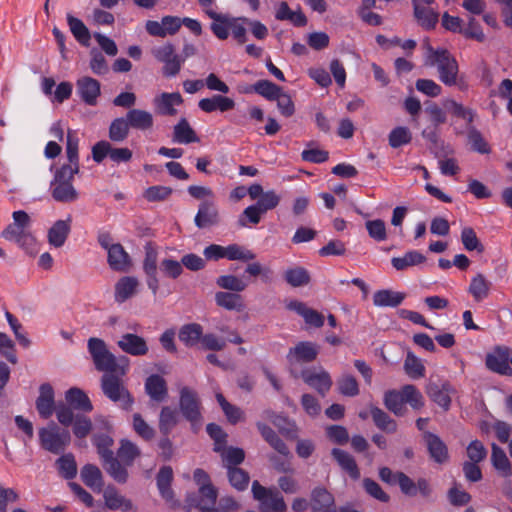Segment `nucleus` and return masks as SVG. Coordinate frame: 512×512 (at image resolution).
Masks as SVG:
<instances>
[{
  "label": "nucleus",
  "mask_w": 512,
  "mask_h": 512,
  "mask_svg": "<svg viewBox=\"0 0 512 512\" xmlns=\"http://www.w3.org/2000/svg\"><path fill=\"white\" fill-rule=\"evenodd\" d=\"M87 348L93 360L96 370L105 373L126 374L129 367V359L125 356L116 357L108 349L104 340L91 337L88 339Z\"/></svg>",
  "instance_id": "obj_1"
},
{
  "label": "nucleus",
  "mask_w": 512,
  "mask_h": 512,
  "mask_svg": "<svg viewBox=\"0 0 512 512\" xmlns=\"http://www.w3.org/2000/svg\"><path fill=\"white\" fill-rule=\"evenodd\" d=\"M427 64L437 68L439 80L446 86L459 85L458 62L448 50L431 48Z\"/></svg>",
  "instance_id": "obj_2"
},
{
  "label": "nucleus",
  "mask_w": 512,
  "mask_h": 512,
  "mask_svg": "<svg viewBox=\"0 0 512 512\" xmlns=\"http://www.w3.org/2000/svg\"><path fill=\"white\" fill-rule=\"evenodd\" d=\"M126 374L105 373L101 377V389L103 394L115 403H119L122 409L130 410L134 399L125 387L123 377Z\"/></svg>",
  "instance_id": "obj_3"
},
{
  "label": "nucleus",
  "mask_w": 512,
  "mask_h": 512,
  "mask_svg": "<svg viewBox=\"0 0 512 512\" xmlns=\"http://www.w3.org/2000/svg\"><path fill=\"white\" fill-rule=\"evenodd\" d=\"M12 217L13 223L9 224L2 231L1 235L4 239L14 241L20 247L28 249L35 242V238L29 232L31 219L29 215L22 210L13 212Z\"/></svg>",
  "instance_id": "obj_4"
},
{
  "label": "nucleus",
  "mask_w": 512,
  "mask_h": 512,
  "mask_svg": "<svg viewBox=\"0 0 512 512\" xmlns=\"http://www.w3.org/2000/svg\"><path fill=\"white\" fill-rule=\"evenodd\" d=\"M179 409L182 416L191 424L196 431L202 424V405L198 393L188 386L179 390Z\"/></svg>",
  "instance_id": "obj_5"
},
{
  "label": "nucleus",
  "mask_w": 512,
  "mask_h": 512,
  "mask_svg": "<svg viewBox=\"0 0 512 512\" xmlns=\"http://www.w3.org/2000/svg\"><path fill=\"white\" fill-rule=\"evenodd\" d=\"M253 498L259 502L261 512H286L287 505L279 490L262 486L257 480L252 483Z\"/></svg>",
  "instance_id": "obj_6"
},
{
  "label": "nucleus",
  "mask_w": 512,
  "mask_h": 512,
  "mask_svg": "<svg viewBox=\"0 0 512 512\" xmlns=\"http://www.w3.org/2000/svg\"><path fill=\"white\" fill-rule=\"evenodd\" d=\"M41 447L50 453L61 454L71 442L68 430L60 429L54 422L39 430Z\"/></svg>",
  "instance_id": "obj_7"
},
{
  "label": "nucleus",
  "mask_w": 512,
  "mask_h": 512,
  "mask_svg": "<svg viewBox=\"0 0 512 512\" xmlns=\"http://www.w3.org/2000/svg\"><path fill=\"white\" fill-rule=\"evenodd\" d=\"M218 492L214 486H203L198 494H188L185 503L188 508H197L201 512H215Z\"/></svg>",
  "instance_id": "obj_8"
},
{
  "label": "nucleus",
  "mask_w": 512,
  "mask_h": 512,
  "mask_svg": "<svg viewBox=\"0 0 512 512\" xmlns=\"http://www.w3.org/2000/svg\"><path fill=\"white\" fill-rule=\"evenodd\" d=\"M511 350L507 346H496L491 353L486 355V367L495 373L505 376L512 375V368L509 365Z\"/></svg>",
  "instance_id": "obj_9"
},
{
  "label": "nucleus",
  "mask_w": 512,
  "mask_h": 512,
  "mask_svg": "<svg viewBox=\"0 0 512 512\" xmlns=\"http://www.w3.org/2000/svg\"><path fill=\"white\" fill-rule=\"evenodd\" d=\"M318 354L319 347L315 343L309 341L299 342L289 349L286 356L291 372L293 373L292 368L297 364L313 362Z\"/></svg>",
  "instance_id": "obj_10"
},
{
  "label": "nucleus",
  "mask_w": 512,
  "mask_h": 512,
  "mask_svg": "<svg viewBox=\"0 0 512 512\" xmlns=\"http://www.w3.org/2000/svg\"><path fill=\"white\" fill-rule=\"evenodd\" d=\"M153 125L152 114L139 109L130 110L126 117L115 119L109 128H150Z\"/></svg>",
  "instance_id": "obj_11"
},
{
  "label": "nucleus",
  "mask_w": 512,
  "mask_h": 512,
  "mask_svg": "<svg viewBox=\"0 0 512 512\" xmlns=\"http://www.w3.org/2000/svg\"><path fill=\"white\" fill-rule=\"evenodd\" d=\"M220 213L213 200H204L199 204L194 222L199 229L210 228L220 223Z\"/></svg>",
  "instance_id": "obj_12"
},
{
  "label": "nucleus",
  "mask_w": 512,
  "mask_h": 512,
  "mask_svg": "<svg viewBox=\"0 0 512 512\" xmlns=\"http://www.w3.org/2000/svg\"><path fill=\"white\" fill-rule=\"evenodd\" d=\"M183 104V98L179 92H163L153 99L154 111L161 116H174L177 107Z\"/></svg>",
  "instance_id": "obj_13"
},
{
  "label": "nucleus",
  "mask_w": 512,
  "mask_h": 512,
  "mask_svg": "<svg viewBox=\"0 0 512 512\" xmlns=\"http://www.w3.org/2000/svg\"><path fill=\"white\" fill-rule=\"evenodd\" d=\"M455 392V389L448 381H444L441 384L429 382L426 386V394L430 399L437 405L442 407L445 411H448L451 406V394Z\"/></svg>",
  "instance_id": "obj_14"
},
{
  "label": "nucleus",
  "mask_w": 512,
  "mask_h": 512,
  "mask_svg": "<svg viewBox=\"0 0 512 512\" xmlns=\"http://www.w3.org/2000/svg\"><path fill=\"white\" fill-rule=\"evenodd\" d=\"M117 345L124 353L131 356H145L149 351L147 341L133 333L123 334L117 341Z\"/></svg>",
  "instance_id": "obj_15"
},
{
  "label": "nucleus",
  "mask_w": 512,
  "mask_h": 512,
  "mask_svg": "<svg viewBox=\"0 0 512 512\" xmlns=\"http://www.w3.org/2000/svg\"><path fill=\"white\" fill-rule=\"evenodd\" d=\"M76 91L85 104L96 105L100 96V82L89 76L81 77L76 82Z\"/></svg>",
  "instance_id": "obj_16"
},
{
  "label": "nucleus",
  "mask_w": 512,
  "mask_h": 512,
  "mask_svg": "<svg viewBox=\"0 0 512 512\" xmlns=\"http://www.w3.org/2000/svg\"><path fill=\"white\" fill-rule=\"evenodd\" d=\"M300 377L322 396H325L332 386V379L325 370L315 372L311 369H305L301 372Z\"/></svg>",
  "instance_id": "obj_17"
},
{
  "label": "nucleus",
  "mask_w": 512,
  "mask_h": 512,
  "mask_svg": "<svg viewBox=\"0 0 512 512\" xmlns=\"http://www.w3.org/2000/svg\"><path fill=\"white\" fill-rule=\"evenodd\" d=\"M157 487L160 495L167 502L171 503L172 508H178L180 506L179 501L174 499V492L171 489V483L173 480V470L170 466H163L156 477Z\"/></svg>",
  "instance_id": "obj_18"
},
{
  "label": "nucleus",
  "mask_w": 512,
  "mask_h": 512,
  "mask_svg": "<svg viewBox=\"0 0 512 512\" xmlns=\"http://www.w3.org/2000/svg\"><path fill=\"white\" fill-rule=\"evenodd\" d=\"M310 506L313 512H334V496L324 487H316L311 491Z\"/></svg>",
  "instance_id": "obj_19"
},
{
  "label": "nucleus",
  "mask_w": 512,
  "mask_h": 512,
  "mask_svg": "<svg viewBox=\"0 0 512 512\" xmlns=\"http://www.w3.org/2000/svg\"><path fill=\"white\" fill-rule=\"evenodd\" d=\"M411 2L413 15L418 25L424 30L434 29L439 21V13L428 5L417 4V0Z\"/></svg>",
  "instance_id": "obj_20"
},
{
  "label": "nucleus",
  "mask_w": 512,
  "mask_h": 512,
  "mask_svg": "<svg viewBox=\"0 0 512 512\" xmlns=\"http://www.w3.org/2000/svg\"><path fill=\"white\" fill-rule=\"evenodd\" d=\"M57 405L54 401V390L49 383H44L39 388V396L36 400V409L43 419H48L55 411Z\"/></svg>",
  "instance_id": "obj_21"
},
{
  "label": "nucleus",
  "mask_w": 512,
  "mask_h": 512,
  "mask_svg": "<svg viewBox=\"0 0 512 512\" xmlns=\"http://www.w3.org/2000/svg\"><path fill=\"white\" fill-rule=\"evenodd\" d=\"M107 254L108 265L113 271L128 272L132 267V260L120 243H116Z\"/></svg>",
  "instance_id": "obj_22"
},
{
  "label": "nucleus",
  "mask_w": 512,
  "mask_h": 512,
  "mask_svg": "<svg viewBox=\"0 0 512 512\" xmlns=\"http://www.w3.org/2000/svg\"><path fill=\"white\" fill-rule=\"evenodd\" d=\"M145 391L152 401L156 403L165 401L168 396L166 380L158 374L150 375L145 381Z\"/></svg>",
  "instance_id": "obj_23"
},
{
  "label": "nucleus",
  "mask_w": 512,
  "mask_h": 512,
  "mask_svg": "<svg viewBox=\"0 0 512 512\" xmlns=\"http://www.w3.org/2000/svg\"><path fill=\"white\" fill-rule=\"evenodd\" d=\"M423 438L427 445L430 457L437 463H444L448 459V449L440 437L429 431H425Z\"/></svg>",
  "instance_id": "obj_24"
},
{
  "label": "nucleus",
  "mask_w": 512,
  "mask_h": 512,
  "mask_svg": "<svg viewBox=\"0 0 512 512\" xmlns=\"http://www.w3.org/2000/svg\"><path fill=\"white\" fill-rule=\"evenodd\" d=\"M205 12L213 20L210 25L213 34L220 40H226L229 36L232 17L227 14L217 13L212 9H206Z\"/></svg>",
  "instance_id": "obj_25"
},
{
  "label": "nucleus",
  "mask_w": 512,
  "mask_h": 512,
  "mask_svg": "<svg viewBox=\"0 0 512 512\" xmlns=\"http://www.w3.org/2000/svg\"><path fill=\"white\" fill-rule=\"evenodd\" d=\"M72 219L69 216L65 220H57L48 230V242L50 245L62 247L71 231Z\"/></svg>",
  "instance_id": "obj_26"
},
{
  "label": "nucleus",
  "mask_w": 512,
  "mask_h": 512,
  "mask_svg": "<svg viewBox=\"0 0 512 512\" xmlns=\"http://www.w3.org/2000/svg\"><path fill=\"white\" fill-rule=\"evenodd\" d=\"M198 106L206 113L214 111L226 112L234 108L235 102L231 98L222 95H213L210 98L201 99Z\"/></svg>",
  "instance_id": "obj_27"
},
{
  "label": "nucleus",
  "mask_w": 512,
  "mask_h": 512,
  "mask_svg": "<svg viewBox=\"0 0 512 512\" xmlns=\"http://www.w3.org/2000/svg\"><path fill=\"white\" fill-rule=\"evenodd\" d=\"M139 281L133 276H124L115 284V300L123 303L137 293Z\"/></svg>",
  "instance_id": "obj_28"
},
{
  "label": "nucleus",
  "mask_w": 512,
  "mask_h": 512,
  "mask_svg": "<svg viewBox=\"0 0 512 512\" xmlns=\"http://www.w3.org/2000/svg\"><path fill=\"white\" fill-rule=\"evenodd\" d=\"M257 428L261 436L275 449L280 455L284 457H292L291 452L287 445L279 438L276 432L268 425L258 422Z\"/></svg>",
  "instance_id": "obj_29"
},
{
  "label": "nucleus",
  "mask_w": 512,
  "mask_h": 512,
  "mask_svg": "<svg viewBox=\"0 0 512 512\" xmlns=\"http://www.w3.org/2000/svg\"><path fill=\"white\" fill-rule=\"evenodd\" d=\"M492 287V283L482 273H477L472 277L468 292L471 294L476 302H481L486 299Z\"/></svg>",
  "instance_id": "obj_30"
},
{
  "label": "nucleus",
  "mask_w": 512,
  "mask_h": 512,
  "mask_svg": "<svg viewBox=\"0 0 512 512\" xmlns=\"http://www.w3.org/2000/svg\"><path fill=\"white\" fill-rule=\"evenodd\" d=\"M65 399L75 410L82 412H91L93 410V405L89 397L79 388L73 387L67 390L65 393Z\"/></svg>",
  "instance_id": "obj_31"
},
{
  "label": "nucleus",
  "mask_w": 512,
  "mask_h": 512,
  "mask_svg": "<svg viewBox=\"0 0 512 512\" xmlns=\"http://www.w3.org/2000/svg\"><path fill=\"white\" fill-rule=\"evenodd\" d=\"M406 294L389 289L378 290L373 295V303L377 307H397L405 299Z\"/></svg>",
  "instance_id": "obj_32"
},
{
  "label": "nucleus",
  "mask_w": 512,
  "mask_h": 512,
  "mask_svg": "<svg viewBox=\"0 0 512 512\" xmlns=\"http://www.w3.org/2000/svg\"><path fill=\"white\" fill-rule=\"evenodd\" d=\"M331 454L339 466L346 471L352 479L357 480L360 478L359 468L352 455L338 448H334Z\"/></svg>",
  "instance_id": "obj_33"
},
{
  "label": "nucleus",
  "mask_w": 512,
  "mask_h": 512,
  "mask_svg": "<svg viewBox=\"0 0 512 512\" xmlns=\"http://www.w3.org/2000/svg\"><path fill=\"white\" fill-rule=\"evenodd\" d=\"M215 302L219 307L229 311L242 312L245 309V303L239 293L217 292Z\"/></svg>",
  "instance_id": "obj_34"
},
{
  "label": "nucleus",
  "mask_w": 512,
  "mask_h": 512,
  "mask_svg": "<svg viewBox=\"0 0 512 512\" xmlns=\"http://www.w3.org/2000/svg\"><path fill=\"white\" fill-rule=\"evenodd\" d=\"M423 137L430 142L429 149L439 160L453 153V149L439 138L436 130H423Z\"/></svg>",
  "instance_id": "obj_35"
},
{
  "label": "nucleus",
  "mask_w": 512,
  "mask_h": 512,
  "mask_svg": "<svg viewBox=\"0 0 512 512\" xmlns=\"http://www.w3.org/2000/svg\"><path fill=\"white\" fill-rule=\"evenodd\" d=\"M81 479L86 486L94 491L100 492L103 487L102 472L93 464H86L81 469Z\"/></svg>",
  "instance_id": "obj_36"
},
{
  "label": "nucleus",
  "mask_w": 512,
  "mask_h": 512,
  "mask_svg": "<svg viewBox=\"0 0 512 512\" xmlns=\"http://www.w3.org/2000/svg\"><path fill=\"white\" fill-rule=\"evenodd\" d=\"M203 328L198 323H189L183 325L178 333L179 340L186 347H193L198 342H201Z\"/></svg>",
  "instance_id": "obj_37"
},
{
  "label": "nucleus",
  "mask_w": 512,
  "mask_h": 512,
  "mask_svg": "<svg viewBox=\"0 0 512 512\" xmlns=\"http://www.w3.org/2000/svg\"><path fill=\"white\" fill-rule=\"evenodd\" d=\"M67 24L74 38L83 46H89L91 34L89 29L79 18L74 17L70 13L67 14Z\"/></svg>",
  "instance_id": "obj_38"
},
{
  "label": "nucleus",
  "mask_w": 512,
  "mask_h": 512,
  "mask_svg": "<svg viewBox=\"0 0 512 512\" xmlns=\"http://www.w3.org/2000/svg\"><path fill=\"white\" fill-rule=\"evenodd\" d=\"M119 458L112 456L103 460V467L106 472L118 483L124 484L128 479V471L126 465L120 462Z\"/></svg>",
  "instance_id": "obj_39"
},
{
  "label": "nucleus",
  "mask_w": 512,
  "mask_h": 512,
  "mask_svg": "<svg viewBox=\"0 0 512 512\" xmlns=\"http://www.w3.org/2000/svg\"><path fill=\"white\" fill-rule=\"evenodd\" d=\"M105 505L110 510L122 509L123 511H130L133 509L131 500L120 495L114 488H108L104 492Z\"/></svg>",
  "instance_id": "obj_40"
},
{
  "label": "nucleus",
  "mask_w": 512,
  "mask_h": 512,
  "mask_svg": "<svg viewBox=\"0 0 512 512\" xmlns=\"http://www.w3.org/2000/svg\"><path fill=\"white\" fill-rule=\"evenodd\" d=\"M425 261L426 257L423 254L412 250L405 253L402 257H393L391 263L396 270L403 271L408 267L420 265Z\"/></svg>",
  "instance_id": "obj_41"
},
{
  "label": "nucleus",
  "mask_w": 512,
  "mask_h": 512,
  "mask_svg": "<svg viewBox=\"0 0 512 512\" xmlns=\"http://www.w3.org/2000/svg\"><path fill=\"white\" fill-rule=\"evenodd\" d=\"M178 423V413L170 406L162 407L159 415V430L167 436Z\"/></svg>",
  "instance_id": "obj_42"
},
{
  "label": "nucleus",
  "mask_w": 512,
  "mask_h": 512,
  "mask_svg": "<svg viewBox=\"0 0 512 512\" xmlns=\"http://www.w3.org/2000/svg\"><path fill=\"white\" fill-rule=\"evenodd\" d=\"M385 407L396 416L405 415L407 409L404 405L402 392L389 390L384 395Z\"/></svg>",
  "instance_id": "obj_43"
},
{
  "label": "nucleus",
  "mask_w": 512,
  "mask_h": 512,
  "mask_svg": "<svg viewBox=\"0 0 512 512\" xmlns=\"http://www.w3.org/2000/svg\"><path fill=\"white\" fill-rule=\"evenodd\" d=\"M491 462L494 468L502 472L504 476L512 474L511 463L505 451L495 443L492 444Z\"/></svg>",
  "instance_id": "obj_44"
},
{
  "label": "nucleus",
  "mask_w": 512,
  "mask_h": 512,
  "mask_svg": "<svg viewBox=\"0 0 512 512\" xmlns=\"http://www.w3.org/2000/svg\"><path fill=\"white\" fill-rule=\"evenodd\" d=\"M371 417L374 424L382 431L394 433L397 430V423L386 412L378 407H371Z\"/></svg>",
  "instance_id": "obj_45"
},
{
  "label": "nucleus",
  "mask_w": 512,
  "mask_h": 512,
  "mask_svg": "<svg viewBox=\"0 0 512 512\" xmlns=\"http://www.w3.org/2000/svg\"><path fill=\"white\" fill-rule=\"evenodd\" d=\"M52 197L58 202H73L78 198V192L72 183H52Z\"/></svg>",
  "instance_id": "obj_46"
},
{
  "label": "nucleus",
  "mask_w": 512,
  "mask_h": 512,
  "mask_svg": "<svg viewBox=\"0 0 512 512\" xmlns=\"http://www.w3.org/2000/svg\"><path fill=\"white\" fill-rule=\"evenodd\" d=\"M284 279L290 286L300 287L310 282V275L305 268L297 266L286 270Z\"/></svg>",
  "instance_id": "obj_47"
},
{
  "label": "nucleus",
  "mask_w": 512,
  "mask_h": 512,
  "mask_svg": "<svg viewBox=\"0 0 512 512\" xmlns=\"http://www.w3.org/2000/svg\"><path fill=\"white\" fill-rule=\"evenodd\" d=\"M227 476L231 486L238 491H244L247 489L250 476L248 472L239 467H229L227 469Z\"/></svg>",
  "instance_id": "obj_48"
},
{
  "label": "nucleus",
  "mask_w": 512,
  "mask_h": 512,
  "mask_svg": "<svg viewBox=\"0 0 512 512\" xmlns=\"http://www.w3.org/2000/svg\"><path fill=\"white\" fill-rule=\"evenodd\" d=\"M444 106L453 116L465 120L468 124H471L476 117V112L472 108L465 107L455 100H447Z\"/></svg>",
  "instance_id": "obj_49"
},
{
  "label": "nucleus",
  "mask_w": 512,
  "mask_h": 512,
  "mask_svg": "<svg viewBox=\"0 0 512 512\" xmlns=\"http://www.w3.org/2000/svg\"><path fill=\"white\" fill-rule=\"evenodd\" d=\"M58 471L65 479H73L77 474V464L73 454L68 453L57 459Z\"/></svg>",
  "instance_id": "obj_50"
},
{
  "label": "nucleus",
  "mask_w": 512,
  "mask_h": 512,
  "mask_svg": "<svg viewBox=\"0 0 512 512\" xmlns=\"http://www.w3.org/2000/svg\"><path fill=\"white\" fill-rule=\"evenodd\" d=\"M140 455L139 448L128 440H122L117 456L126 466H131L134 460Z\"/></svg>",
  "instance_id": "obj_51"
},
{
  "label": "nucleus",
  "mask_w": 512,
  "mask_h": 512,
  "mask_svg": "<svg viewBox=\"0 0 512 512\" xmlns=\"http://www.w3.org/2000/svg\"><path fill=\"white\" fill-rule=\"evenodd\" d=\"M92 440L102 461L114 456V452L111 450L114 444L112 437L104 433L95 434Z\"/></svg>",
  "instance_id": "obj_52"
},
{
  "label": "nucleus",
  "mask_w": 512,
  "mask_h": 512,
  "mask_svg": "<svg viewBox=\"0 0 512 512\" xmlns=\"http://www.w3.org/2000/svg\"><path fill=\"white\" fill-rule=\"evenodd\" d=\"M404 370L413 379H419L425 375V367L421 360L411 352H408L405 358Z\"/></svg>",
  "instance_id": "obj_53"
},
{
  "label": "nucleus",
  "mask_w": 512,
  "mask_h": 512,
  "mask_svg": "<svg viewBox=\"0 0 512 512\" xmlns=\"http://www.w3.org/2000/svg\"><path fill=\"white\" fill-rule=\"evenodd\" d=\"M461 242L467 251L482 253L484 246L478 239L476 232L471 227H464L461 231Z\"/></svg>",
  "instance_id": "obj_54"
},
{
  "label": "nucleus",
  "mask_w": 512,
  "mask_h": 512,
  "mask_svg": "<svg viewBox=\"0 0 512 512\" xmlns=\"http://www.w3.org/2000/svg\"><path fill=\"white\" fill-rule=\"evenodd\" d=\"M225 258L248 262L256 258V254L238 244H231L225 247Z\"/></svg>",
  "instance_id": "obj_55"
},
{
  "label": "nucleus",
  "mask_w": 512,
  "mask_h": 512,
  "mask_svg": "<svg viewBox=\"0 0 512 512\" xmlns=\"http://www.w3.org/2000/svg\"><path fill=\"white\" fill-rule=\"evenodd\" d=\"M222 460L224 462V466L229 469V467H237V465L241 464L245 459V453L243 449L230 447L228 449L223 447L221 452H218Z\"/></svg>",
  "instance_id": "obj_56"
},
{
  "label": "nucleus",
  "mask_w": 512,
  "mask_h": 512,
  "mask_svg": "<svg viewBox=\"0 0 512 512\" xmlns=\"http://www.w3.org/2000/svg\"><path fill=\"white\" fill-rule=\"evenodd\" d=\"M404 404L408 403L413 409L419 410L424 406V399L414 385H405L401 389Z\"/></svg>",
  "instance_id": "obj_57"
},
{
  "label": "nucleus",
  "mask_w": 512,
  "mask_h": 512,
  "mask_svg": "<svg viewBox=\"0 0 512 512\" xmlns=\"http://www.w3.org/2000/svg\"><path fill=\"white\" fill-rule=\"evenodd\" d=\"M466 137L473 151L480 154H489L491 152L488 142L479 130H468Z\"/></svg>",
  "instance_id": "obj_58"
},
{
  "label": "nucleus",
  "mask_w": 512,
  "mask_h": 512,
  "mask_svg": "<svg viewBox=\"0 0 512 512\" xmlns=\"http://www.w3.org/2000/svg\"><path fill=\"white\" fill-rule=\"evenodd\" d=\"M216 284L222 289L236 293L244 291L247 287V283L235 275H221L217 278Z\"/></svg>",
  "instance_id": "obj_59"
},
{
  "label": "nucleus",
  "mask_w": 512,
  "mask_h": 512,
  "mask_svg": "<svg viewBox=\"0 0 512 512\" xmlns=\"http://www.w3.org/2000/svg\"><path fill=\"white\" fill-rule=\"evenodd\" d=\"M253 90L257 94L268 100H274L279 96L282 91L281 87L277 86L269 80H259L253 85Z\"/></svg>",
  "instance_id": "obj_60"
},
{
  "label": "nucleus",
  "mask_w": 512,
  "mask_h": 512,
  "mask_svg": "<svg viewBox=\"0 0 512 512\" xmlns=\"http://www.w3.org/2000/svg\"><path fill=\"white\" fill-rule=\"evenodd\" d=\"M216 400L231 424H236L240 421L243 413L239 407L230 404L221 393L216 394Z\"/></svg>",
  "instance_id": "obj_61"
},
{
  "label": "nucleus",
  "mask_w": 512,
  "mask_h": 512,
  "mask_svg": "<svg viewBox=\"0 0 512 512\" xmlns=\"http://www.w3.org/2000/svg\"><path fill=\"white\" fill-rule=\"evenodd\" d=\"M248 18L232 17L230 32L238 44H244L247 41Z\"/></svg>",
  "instance_id": "obj_62"
},
{
  "label": "nucleus",
  "mask_w": 512,
  "mask_h": 512,
  "mask_svg": "<svg viewBox=\"0 0 512 512\" xmlns=\"http://www.w3.org/2000/svg\"><path fill=\"white\" fill-rule=\"evenodd\" d=\"M133 429L144 440H151L155 436V430L139 413L133 415Z\"/></svg>",
  "instance_id": "obj_63"
},
{
  "label": "nucleus",
  "mask_w": 512,
  "mask_h": 512,
  "mask_svg": "<svg viewBox=\"0 0 512 512\" xmlns=\"http://www.w3.org/2000/svg\"><path fill=\"white\" fill-rule=\"evenodd\" d=\"M337 384L339 392L345 396L353 397L359 394L357 380L351 375H343Z\"/></svg>",
  "instance_id": "obj_64"
}]
</instances>
